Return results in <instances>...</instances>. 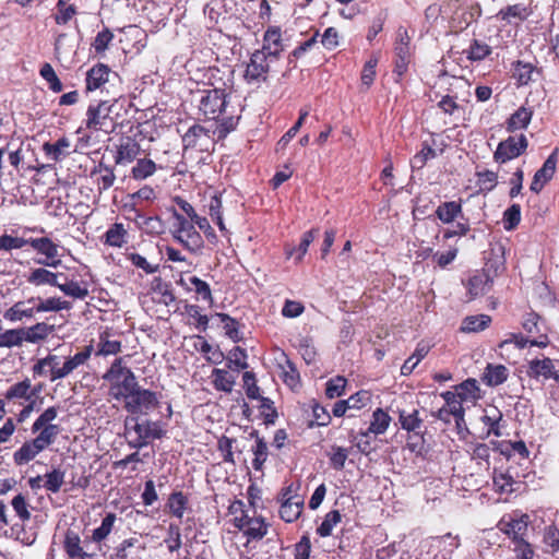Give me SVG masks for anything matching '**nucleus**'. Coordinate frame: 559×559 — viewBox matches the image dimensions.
<instances>
[{"label": "nucleus", "instance_id": "f257e3e1", "mask_svg": "<svg viewBox=\"0 0 559 559\" xmlns=\"http://www.w3.org/2000/svg\"><path fill=\"white\" fill-rule=\"evenodd\" d=\"M231 104V96L225 93V90L213 88L202 92L199 100V115L204 120H216L221 115L223 119L217 127L219 138H225L229 132L234 131L240 120V114L228 115V108Z\"/></svg>", "mask_w": 559, "mask_h": 559}, {"label": "nucleus", "instance_id": "8fccbe9b", "mask_svg": "<svg viewBox=\"0 0 559 559\" xmlns=\"http://www.w3.org/2000/svg\"><path fill=\"white\" fill-rule=\"evenodd\" d=\"M522 328L526 332L525 337H527V340H540V337H549L546 332L542 331L540 317L538 313H527L524 321L522 322Z\"/></svg>", "mask_w": 559, "mask_h": 559}, {"label": "nucleus", "instance_id": "ddd939ff", "mask_svg": "<svg viewBox=\"0 0 559 559\" xmlns=\"http://www.w3.org/2000/svg\"><path fill=\"white\" fill-rule=\"evenodd\" d=\"M139 140L133 135H121L116 144L114 160L116 165L127 166L134 163L141 155Z\"/></svg>", "mask_w": 559, "mask_h": 559}, {"label": "nucleus", "instance_id": "c756f323", "mask_svg": "<svg viewBox=\"0 0 559 559\" xmlns=\"http://www.w3.org/2000/svg\"><path fill=\"white\" fill-rule=\"evenodd\" d=\"M91 176H97L95 183L97 186V191L99 194L109 190L116 181L114 168L103 163H99L98 166H95L92 169Z\"/></svg>", "mask_w": 559, "mask_h": 559}, {"label": "nucleus", "instance_id": "2f4dec72", "mask_svg": "<svg viewBox=\"0 0 559 559\" xmlns=\"http://www.w3.org/2000/svg\"><path fill=\"white\" fill-rule=\"evenodd\" d=\"M509 377V369L504 365H492L488 362L483 374L481 381L489 388L504 383Z\"/></svg>", "mask_w": 559, "mask_h": 559}, {"label": "nucleus", "instance_id": "7ed1b4c3", "mask_svg": "<svg viewBox=\"0 0 559 559\" xmlns=\"http://www.w3.org/2000/svg\"><path fill=\"white\" fill-rule=\"evenodd\" d=\"M102 378L109 384L108 395L117 402H124L139 386L134 372L122 357H117Z\"/></svg>", "mask_w": 559, "mask_h": 559}, {"label": "nucleus", "instance_id": "e2e57ef3", "mask_svg": "<svg viewBox=\"0 0 559 559\" xmlns=\"http://www.w3.org/2000/svg\"><path fill=\"white\" fill-rule=\"evenodd\" d=\"M469 454L473 462L477 465L489 467L491 456V449L489 444L485 442L473 443Z\"/></svg>", "mask_w": 559, "mask_h": 559}, {"label": "nucleus", "instance_id": "6e6d98bb", "mask_svg": "<svg viewBox=\"0 0 559 559\" xmlns=\"http://www.w3.org/2000/svg\"><path fill=\"white\" fill-rule=\"evenodd\" d=\"M477 186L479 187L478 193L487 194L498 185L499 175L492 170L476 171Z\"/></svg>", "mask_w": 559, "mask_h": 559}, {"label": "nucleus", "instance_id": "680f3d73", "mask_svg": "<svg viewBox=\"0 0 559 559\" xmlns=\"http://www.w3.org/2000/svg\"><path fill=\"white\" fill-rule=\"evenodd\" d=\"M215 388L219 391L231 392L236 382V376L233 371L224 369H214L213 371Z\"/></svg>", "mask_w": 559, "mask_h": 559}, {"label": "nucleus", "instance_id": "c9c22d12", "mask_svg": "<svg viewBox=\"0 0 559 559\" xmlns=\"http://www.w3.org/2000/svg\"><path fill=\"white\" fill-rule=\"evenodd\" d=\"M305 501L302 497H296L294 500L286 499L280 507V516L286 523H295L296 520L302 514Z\"/></svg>", "mask_w": 559, "mask_h": 559}, {"label": "nucleus", "instance_id": "f8f14e48", "mask_svg": "<svg viewBox=\"0 0 559 559\" xmlns=\"http://www.w3.org/2000/svg\"><path fill=\"white\" fill-rule=\"evenodd\" d=\"M527 147L528 140L525 134L510 135L498 143V147L492 154L493 162L500 165L506 164L508 160L522 156Z\"/></svg>", "mask_w": 559, "mask_h": 559}, {"label": "nucleus", "instance_id": "c03bdc74", "mask_svg": "<svg viewBox=\"0 0 559 559\" xmlns=\"http://www.w3.org/2000/svg\"><path fill=\"white\" fill-rule=\"evenodd\" d=\"M134 221L147 235L157 236L164 233V223L159 216H146L136 212Z\"/></svg>", "mask_w": 559, "mask_h": 559}, {"label": "nucleus", "instance_id": "393cba45", "mask_svg": "<svg viewBox=\"0 0 559 559\" xmlns=\"http://www.w3.org/2000/svg\"><path fill=\"white\" fill-rule=\"evenodd\" d=\"M41 390V386L32 388V381L29 378H25L12 384L4 393V400L12 402L15 400L28 401L37 395Z\"/></svg>", "mask_w": 559, "mask_h": 559}, {"label": "nucleus", "instance_id": "2eb2a0df", "mask_svg": "<svg viewBox=\"0 0 559 559\" xmlns=\"http://www.w3.org/2000/svg\"><path fill=\"white\" fill-rule=\"evenodd\" d=\"M27 242L37 253L45 257L44 259H38L36 263L49 267H57L61 263L58 245L50 238H28Z\"/></svg>", "mask_w": 559, "mask_h": 559}, {"label": "nucleus", "instance_id": "58836bf2", "mask_svg": "<svg viewBox=\"0 0 559 559\" xmlns=\"http://www.w3.org/2000/svg\"><path fill=\"white\" fill-rule=\"evenodd\" d=\"M269 530L270 523H267L263 516H247V545L250 544L251 539H263Z\"/></svg>", "mask_w": 559, "mask_h": 559}, {"label": "nucleus", "instance_id": "412c9836", "mask_svg": "<svg viewBox=\"0 0 559 559\" xmlns=\"http://www.w3.org/2000/svg\"><path fill=\"white\" fill-rule=\"evenodd\" d=\"M130 234L127 226L121 222H115L100 236L104 246L121 249L129 242Z\"/></svg>", "mask_w": 559, "mask_h": 559}, {"label": "nucleus", "instance_id": "a18cd8bd", "mask_svg": "<svg viewBox=\"0 0 559 559\" xmlns=\"http://www.w3.org/2000/svg\"><path fill=\"white\" fill-rule=\"evenodd\" d=\"M492 322V317L489 314H474L467 316L461 323L462 332H480L489 328Z\"/></svg>", "mask_w": 559, "mask_h": 559}, {"label": "nucleus", "instance_id": "bf43d9fd", "mask_svg": "<svg viewBox=\"0 0 559 559\" xmlns=\"http://www.w3.org/2000/svg\"><path fill=\"white\" fill-rule=\"evenodd\" d=\"M391 425V417L389 413L382 408H377L372 413V419L369 427V432L374 435H383Z\"/></svg>", "mask_w": 559, "mask_h": 559}, {"label": "nucleus", "instance_id": "72a5a7b5", "mask_svg": "<svg viewBox=\"0 0 559 559\" xmlns=\"http://www.w3.org/2000/svg\"><path fill=\"white\" fill-rule=\"evenodd\" d=\"M44 450L38 445V443L31 439L25 441L14 453H13V462L17 466L25 465L33 461L40 452Z\"/></svg>", "mask_w": 559, "mask_h": 559}, {"label": "nucleus", "instance_id": "cd10ccee", "mask_svg": "<svg viewBox=\"0 0 559 559\" xmlns=\"http://www.w3.org/2000/svg\"><path fill=\"white\" fill-rule=\"evenodd\" d=\"M492 449L498 451L500 455H503L506 459H511L513 455H519L522 459L530 457V450L526 448L525 441H512V440H503V441H491Z\"/></svg>", "mask_w": 559, "mask_h": 559}, {"label": "nucleus", "instance_id": "f704fd0d", "mask_svg": "<svg viewBox=\"0 0 559 559\" xmlns=\"http://www.w3.org/2000/svg\"><path fill=\"white\" fill-rule=\"evenodd\" d=\"M179 283L185 285L187 290L194 292L198 299H202L207 304L213 302L210 285L200 277L193 275L190 276L187 281L181 278Z\"/></svg>", "mask_w": 559, "mask_h": 559}, {"label": "nucleus", "instance_id": "79ce46f5", "mask_svg": "<svg viewBox=\"0 0 559 559\" xmlns=\"http://www.w3.org/2000/svg\"><path fill=\"white\" fill-rule=\"evenodd\" d=\"M58 276L59 274L45 267H37L29 272L26 276V282L34 286L50 285L56 287L58 285Z\"/></svg>", "mask_w": 559, "mask_h": 559}, {"label": "nucleus", "instance_id": "ea45409f", "mask_svg": "<svg viewBox=\"0 0 559 559\" xmlns=\"http://www.w3.org/2000/svg\"><path fill=\"white\" fill-rule=\"evenodd\" d=\"M542 542L544 554L557 556L559 554V526L557 524L544 526Z\"/></svg>", "mask_w": 559, "mask_h": 559}, {"label": "nucleus", "instance_id": "4c0bfd02", "mask_svg": "<svg viewBox=\"0 0 559 559\" xmlns=\"http://www.w3.org/2000/svg\"><path fill=\"white\" fill-rule=\"evenodd\" d=\"M435 215L443 224L454 223L456 217L462 216V201L441 202L437 206Z\"/></svg>", "mask_w": 559, "mask_h": 559}, {"label": "nucleus", "instance_id": "13d9d810", "mask_svg": "<svg viewBox=\"0 0 559 559\" xmlns=\"http://www.w3.org/2000/svg\"><path fill=\"white\" fill-rule=\"evenodd\" d=\"M441 397L444 400V403L448 404V409L451 416L462 420V413H466V409L455 390L443 391L441 393Z\"/></svg>", "mask_w": 559, "mask_h": 559}, {"label": "nucleus", "instance_id": "5701e85b", "mask_svg": "<svg viewBox=\"0 0 559 559\" xmlns=\"http://www.w3.org/2000/svg\"><path fill=\"white\" fill-rule=\"evenodd\" d=\"M525 373L527 377L533 378L534 380H538V378L543 377L544 380H550V378H554L556 381L557 368L551 358H535L527 362Z\"/></svg>", "mask_w": 559, "mask_h": 559}, {"label": "nucleus", "instance_id": "a878e982", "mask_svg": "<svg viewBox=\"0 0 559 559\" xmlns=\"http://www.w3.org/2000/svg\"><path fill=\"white\" fill-rule=\"evenodd\" d=\"M111 69L102 62L93 66L86 73V91L93 92L102 88L109 81Z\"/></svg>", "mask_w": 559, "mask_h": 559}, {"label": "nucleus", "instance_id": "052dcab7", "mask_svg": "<svg viewBox=\"0 0 559 559\" xmlns=\"http://www.w3.org/2000/svg\"><path fill=\"white\" fill-rule=\"evenodd\" d=\"M282 380L289 389L300 388V373L294 361L287 359L285 365L282 366L281 372Z\"/></svg>", "mask_w": 559, "mask_h": 559}, {"label": "nucleus", "instance_id": "f3484780", "mask_svg": "<svg viewBox=\"0 0 559 559\" xmlns=\"http://www.w3.org/2000/svg\"><path fill=\"white\" fill-rule=\"evenodd\" d=\"M277 411L270 397L258 399L257 403L247 404V420L262 419L265 426L274 425Z\"/></svg>", "mask_w": 559, "mask_h": 559}, {"label": "nucleus", "instance_id": "de8ad7c7", "mask_svg": "<svg viewBox=\"0 0 559 559\" xmlns=\"http://www.w3.org/2000/svg\"><path fill=\"white\" fill-rule=\"evenodd\" d=\"M122 350V343L119 340H110L109 332L105 331L99 334L97 349L95 356L117 355Z\"/></svg>", "mask_w": 559, "mask_h": 559}, {"label": "nucleus", "instance_id": "423d86ee", "mask_svg": "<svg viewBox=\"0 0 559 559\" xmlns=\"http://www.w3.org/2000/svg\"><path fill=\"white\" fill-rule=\"evenodd\" d=\"M173 217L175 218L171 229L174 240L180 243L190 253H200L204 247V241L193 223L177 210L173 211Z\"/></svg>", "mask_w": 559, "mask_h": 559}, {"label": "nucleus", "instance_id": "3c124183", "mask_svg": "<svg viewBox=\"0 0 559 559\" xmlns=\"http://www.w3.org/2000/svg\"><path fill=\"white\" fill-rule=\"evenodd\" d=\"M53 325H49L46 322H38L27 329H24L25 342L38 343L46 340L52 332Z\"/></svg>", "mask_w": 559, "mask_h": 559}, {"label": "nucleus", "instance_id": "9b49d317", "mask_svg": "<svg viewBox=\"0 0 559 559\" xmlns=\"http://www.w3.org/2000/svg\"><path fill=\"white\" fill-rule=\"evenodd\" d=\"M215 141L211 131L203 126L195 123L182 135L183 151L211 152L214 150Z\"/></svg>", "mask_w": 559, "mask_h": 559}, {"label": "nucleus", "instance_id": "37998d69", "mask_svg": "<svg viewBox=\"0 0 559 559\" xmlns=\"http://www.w3.org/2000/svg\"><path fill=\"white\" fill-rule=\"evenodd\" d=\"M319 227H312V229L304 233L298 248H286V257L290 258L296 253V261L300 262L304 255H306L310 243H312L314 239L319 237Z\"/></svg>", "mask_w": 559, "mask_h": 559}, {"label": "nucleus", "instance_id": "774afa93", "mask_svg": "<svg viewBox=\"0 0 559 559\" xmlns=\"http://www.w3.org/2000/svg\"><path fill=\"white\" fill-rule=\"evenodd\" d=\"M44 478L45 481L43 487L50 492L57 493L60 491L64 483V472L60 468H53L52 471L46 473Z\"/></svg>", "mask_w": 559, "mask_h": 559}, {"label": "nucleus", "instance_id": "aec40b11", "mask_svg": "<svg viewBox=\"0 0 559 559\" xmlns=\"http://www.w3.org/2000/svg\"><path fill=\"white\" fill-rule=\"evenodd\" d=\"M479 420L486 427L483 438L502 436V428L504 427L503 414L497 406L485 408Z\"/></svg>", "mask_w": 559, "mask_h": 559}, {"label": "nucleus", "instance_id": "a211bd4d", "mask_svg": "<svg viewBox=\"0 0 559 559\" xmlns=\"http://www.w3.org/2000/svg\"><path fill=\"white\" fill-rule=\"evenodd\" d=\"M511 76L518 86H523L537 82L543 76V69L532 64V62L516 60L511 64Z\"/></svg>", "mask_w": 559, "mask_h": 559}, {"label": "nucleus", "instance_id": "6e6552de", "mask_svg": "<svg viewBox=\"0 0 559 559\" xmlns=\"http://www.w3.org/2000/svg\"><path fill=\"white\" fill-rule=\"evenodd\" d=\"M112 104L102 100L96 105H90L86 110L85 128L93 132L111 133L116 129V121L110 116Z\"/></svg>", "mask_w": 559, "mask_h": 559}, {"label": "nucleus", "instance_id": "0eeeda50", "mask_svg": "<svg viewBox=\"0 0 559 559\" xmlns=\"http://www.w3.org/2000/svg\"><path fill=\"white\" fill-rule=\"evenodd\" d=\"M126 429L134 432L135 437L128 441L132 449L146 447L151 439H162L166 435L160 421L145 419L140 421L138 417H131L126 420Z\"/></svg>", "mask_w": 559, "mask_h": 559}, {"label": "nucleus", "instance_id": "c85d7f7f", "mask_svg": "<svg viewBox=\"0 0 559 559\" xmlns=\"http://www.w3.org/2000/svg\"><path fill=\"white\" fill-rule=\"evenodd\" d=\"M28 304L35 302V310L37 313L39 312H58L61 310H70L72 308V304L68 300H63L60 297H49L43 299L40 297H31L27 299Z\"/></svg>", "mask_w": 559, "mask_h": 559}, {"label": "nucleus", "instance_id": "473e14b6", "mask_svg": "<svg viewBox=\"0 0 559 559\" xmlns=\"http://www.w3.org/2000/svg\"><path fill=\"white\" fill-rule=\"evenodd\" d=\"M533 111L530 107L521 106L510 115L506 121V131L514 133L516 130L525 129L532 121Z\"/></svg>", "mask_w": 559, "mask_h": 559}, {"label": "nucleus", "instance_id": "0e129e2a", "mask_svg": "<svg viewBox=\"0 0 559 559\" xmlns=\"http://www.w3.org/2000/svg\"><path fill=\"white\" fill-rule=\"evenodd\" d=\"M37 432L38 435L33 439L43 450H46L55 443L58 435L60 433V426H43Z\"/></svg>", "mask_w": 559, "mask_h": 559}, {"label": "nucleus", "instance_id": "6ab92c4d", "mask_svg": "<svg viewBox=\"0 0 559 559\" xmlns=\"http://www.w3.org/2000/svg\"><path fill=\"white\" fill-rule=\"evenodd\" d=\"M558 148H555L551 155L546 158L540 169L534 174L531 181V190L535 193H539L545 185L554 178L558 165Z\"/></svg>", "mask_w": 559, "mask_h": 559}, {"label": "nucleus", "instance_id": "9d476101", "mask_svg": "<svg viewBox=\"0 0 559 559\" xmlns=\"http://www.w3.org/2000/svg\"><path fill=\"white\" fill-rule=\"evenodd\" d=\"M123 407L131 415H147L159 407L158 394L139 385L123 402Z\"/></svg>", "mask_w": 559, "mask_h": 559}, {"label": "nucleus", "instance_id": "20e7f679", "mask_svg": "<svg viewBox=\"0 0 559 559\" xmlns=\"http://www.w3.org/2000/svg\"><path fill=\"white\" fill-rule=\"evenodd\" d=\"M206 206L212 221L218 226L219 230L226 235L228 230L224 223V216H226L230 223L239 222L245 202H241L239 197L234 199L233 191L224 190L219 194L211 195Z\"/></svg>", "mask_w": 559, "mask_h": 559}, {"label": "nucleus", "instance_id": "b1692460", "mask_svg": "<svg viewBox=\"0 0 559 559\" xmlns=\"http://www.w3.org/2000/svg\"><path fill=\"white\" fill-rule=\"evenodd\" d=\"M173 166L169 164L155 163L153 159L143 157L135 160V165L131 168L130 176L136 181L145 180L152 177L158 169L166 170Z\"/></svg>", "mask_w": 559, "mask_h": 559}, {"label": "nucleus", "instance_id": "dca6fc26", "mask_svg": "<svg viewBox=\"0 0 559 559\" xmlns=\"http://www.w3.org/2000/svg\"><path fill=\"white\" fill-rule=\"evenodd\" d=\"M270 73V57L262 47L251 53L247 62V81L265 82Z\"/></svg>", "mask_w": 559, "mask_h": 559}, {"label": "nucleus", "instance_id": "e433bc0d", "mask_svg": "<svg viewBox=\"0 0 559 559\" xmlns=\"http://www.w3.org/2000/svg\"><path fill=\"white\" fill-rule=\"evenodd\" d=\"M530 15H532V8L519 2L518 4L501 8L497 14V17L506 23H511L512 19H518L520 22H525Z\"/></svg>", "mask_w": 559, "mask_h": 559}, {"label": "nucleus", "instance_id": "603ef678", "mask_svg": "<svg viewBox=\"0 0 559 559\" xmlns=\"http://www.w3.org/2000/svg\"><path fill=\"white\" fill-rule=\"evenodd\" d=\"M514 479L509 471L495 469L492 473V486L498 493H512Z\"/></svg>", "mask_w": 559, "mask_h": 559}, {"label": "nucleus", "instance_id": "338daca9", "mask_svg": "<svg viewBox=\"0 0 559 559\" xmlns=\"http://www.w3.org/2000/svg\"><path fill=\"white\" fill-rule=\"evenodd\" d=\"M63 548L66 554L70 558H79L80 555H83V548L81 546V538L78 533L69 530L66 533Z\"/></svg>", "mask_w": 559, "mask_h": 559}, {"label": "nucleus", "instance_id": "5fc2aeb1", "mask_svg": "<svg viewBox=\"0 0 559 559\" xmlns=\"http://www.w3.org/2000/svg\"><path fill=\"white\" fill-rule=\"evenodd\" d=\"M249 435L250 437L255 438V444L252 448V452L254 455L253 466L255 468H261L266 457L269 456L267 443L264 441L263 437H260L258 435L257 429H252Z\"/></svg>", "mask_w": 559, "mask_h": 559}, {"label": "nucleus", "instance_id": "39448f33", "mask_svg": "<svg viewBox=\"0 0 559 559\" xmlns=\"http://www.w3.org/2000/svg\"><path fill=\"white\" fill-rule=\"evenodd\" d=\"M93 345H86L81 352L75 353L73 356H59L56 354H48V371L50 382L64 379L69 377L80 366L85 365L93 354Z\"/></svg>", "mask_w": 559, "mask_h": 559}, {"label": "nucleus", "instance_id": "4468645a", "mask_svg": "<svg viewBox=\"0 0 559 559\" xmlns=\"http://www.w3.org/2000/svg\"><path fill=\"white\" fill-rule=\"evenodd\" d=\"M528 523L530 516L527 514H506L499 521L498 528L508 535L511 542H515L526 536Z\"/></svg>", "mask_w": 559, "mask_h": 559}, {"label": "nucleus", "instance_id": "09e8293b", "mask_svg": "<svg viewBox=\"0 0 559 559\" xmlns=\"http://www.w3.org/2000/svg\"><path fill=\"white\" fill-rule=\"evenodd\" d=\"M464 53L469 61H481L492 53V47L478 38H473Z\"/></svg>", "mask_w": 559, "mask_h": 559}, {"label": "nucleus", "instance_id": "4d7b16f0", "mask_svg": "<svg viewBox=\"0 0 559 559\" xmlns=\"http://www.w3.org/2000/svg\"><path fill=\"white\" fill-rule=\"evenodd\" d=\"M342 515L340 510H331L329 511L321 524L317 528V534L319 537L325 538L330 537L333 533L334 526L341 523Z\"/></svg>", "mask_w": 559, "mask_h": 559}, {"label": "nucleus", "instance_id": "69168bd1", "mask_svg": "<svg viewBox=\"0 0 559 559\" xmlns=\"http://www.w3.org/2000/svg\"><path fill=\"white\" fill-rule=\"evenodd\" d=\"M117 520L116 513L109 512L102 520L99 527L95 528L92 534V539L95 543H100L108 537L114 528V524Z\"/></svg>", "mask_w": 559, "mask_h": 559}, {"label": "nucleus", "instance_id": "864d4df0", "mask_svg": "<svg viewBox=\"0 0 559 559\" xmlns=\"http://www.w3.org/2000/svg\"><path fill=\"white\" fill-rule=\"evenodd\" d=\"M399 421L402 429H405L407 432H416L417 429H421L424 427L423 418L419 416V412L414 409L413 412L400 411L399 412Z\"/></svg>", "mask_w": 559, "mask_h": 559}, {"label": "nucleus", "instance_id": "a19ab883", "mask_svg": "<svg viewBox=\"0 0 559 559\" xmlns=\"http://www.w3.org/2000/svg\"><path fill=\"white\" fill-rule=\"evenodd\" d=\"M189 506V499L186 493L182 491H174L169 495L166 508L171 516H175L179 520L182 519L186 510Z\"/></svg>", "mask_w": 559, "mask_h": 559}, {"label": "nucleus", "instance_id": "bb28decb", "mask_svg": "<svg viewBox=\"0 0 559 559\" xmlns=\"http://www.w3.org/2000/svg\"><path fill=\"white\" fill-rule=\"evenodd\" d=\"M467 288L468 299L473 300L478 296L485 295L491 289L492 284L490 277L484 273L483 270L476 271L475 274L469 276L465 283Z\"/></svg>", "mask_w": 559, "mask_h": 559}, {"label": "nucleus", "instance_id": "49530a36", "mask_svg": "<svg viewBox=\"0 0 559 559\" xmlns=\"http://www.w3.org/2000/svg\"><path fill=\"white\" fill-rule=\"evenodd\" d=\"M27 301H17L4 312V318L11 322L22 321L24 318H33L37 310H35V302L32 307Z\"/></svg>", "mask_w": 559, "mask_h": 559}, {"label": "nucleus", "instance_id": "7c9ffc66", "mask_svg": "<svg viewBox=\"0 0 559 559\" xmlns=\"http://www.w3.org/2000/svg\"><path fill=\"white\" fill-rule=\"evenodd\" d=\"M454 392L463 404H475L480 397V386L475 379H467L455 384Z\"/></svg>", "mask_w": 559, "mask_h": 559}, {"label": "nucleus", "instance_id": "f03ea898", "mask_svg": "<svg viewBox=\"0 0 559 559\" xmlns=\"http://www.w3.org/2000/svg\"><path fill=\"white\" fill-rule=\"evenodd\" d=\"M245 504L241 500H235L228 507L224 522L223 540L233 559H242L245 543Z\"/></svg>", "mask_w": 559, "mask_h": 559}, {"label": "nucleus", "instance_id": "4be33fe9", "mask_svg": "<svg viewBox=\"0 0 559 559\" xmlns=\"http://www.w3.org/2000/svg\"><path fill=\"white\" fill-rule=\"evenodd\" d=\"M262 47L269 53L270 60L280 59L282 52L285 50L282 28L277 26L269 27L263 34Z\"/></svg>", "mask_w": 559, "mask_h": 559}, {"label": "nucleus", "instance_id": "1a4fd4ad", "mask_svg": "<svg viewBox=\"0 0 559 559\" xmlns=\"http://www.w3.org/2000/svg\"><path fill=\"white\" fill-rule=\"evenodd\" d=\"M393 52V74L395 76V82H401L407 73L413 59V53L411 51V37L406 28L400 27L396 31Z\"/></svg>", "mask_w": 559, "mask_h": 559}]
</instances>
